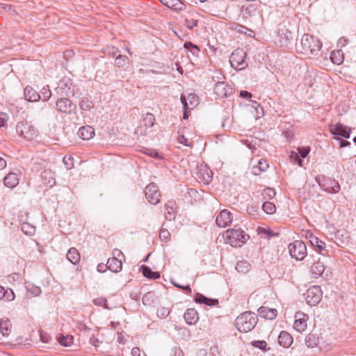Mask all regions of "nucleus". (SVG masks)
Returning a JSON list of instances; mask_svg holds the SVG:
<instances>
[{
  "label": "nucleus",
  "mask_w": 356,
  "mask_h": 356,
  "mask_svg": "<svg viewBox=\"0 0 356 356\" xmlns=\"http://www.w3.org/2000/svg\"><path fill=\"white\" fill-rule=\"evenodd\" d=\"M184 47L187 51H188L192 54L193 57H197L199 56V53L200 51L197 45L193 44L191 42H186L184 43Z\"/></svg>",
  "instance_id": "nucleus-34"
},
{
  "label": "nucleus",
  "mask_w": 356,
  "mask_h": 356,
  "mask_svg": "<svg viewBox=\"0 0 356 356\" xmlns=\"http://www.w3.org/2000/svg\"><path fill=\"white\" fill-rule=\"evenodd\" d=\"M40 93V98H42L43 101H47L51 96V92L48 86L43 87Z\"/></svg>",
  "instance_id": "nucleus-46"
},
{
  "label": "nucleus",
  "mask_w": 356,
  "mask_h": 356,
  "mask_svg": "<svg viewBox=\"0 0 356 356\" xmlns=\"http://www.w3.org/2000/svg\"><path fill=\"white\" fill-rule=\"evenodd\" d=\"M168 8L175 10H182L185 8V5L180 0H170Z\"/></svg>",
  "instance_id": "nucleus-38"
},
{
  "label": "nucleus",
  "mask_w": 356,
  "mask_h": 356,
  "mask_svg": "<svg viewBox=\"0 0 356 356\" xmlns=\"http://www.w3.org/2000/svg\"><path fill=\"white\" fill-rule=\"evenodd\" d=\"M294 40V33L286 26H279L277 32L276 44L281 47H288Z\"/></svg>",
  "instance_id": "nucleus-5"
},
{
  "label": "nucleus",
  "mask_w": 356,
  "mask_h": 356,
  "mask_svg": "<svg viewBox=\"0 0 356 356\" xmlns=\"http://www.w3.org/2000/svg\"><path fill=\"white\" fill-rule=\"evenodd\" d=\"M295 318L293 327L299 332L305 331L307 327L308 316L302 312H297Z\"/></svg>",
  "instance_id": "nucleus-16"
},
{
  "label": "nucleus",
  "mask_w": 356,
  "mask_h": 356,
  "mask_svg": "<svg viewBox=\"0 0 356 356\" xmlns=\"http://www.w3.org/2000/svg\"><path fill=\"white\" fill-rule=\"evenodd\" d=\"M106 268L109 269L113 273H119L122 270V263L120 259H118L117 257H113L108 259L107 264H106Z\"/></svg>",
  "instance_id": "nucleus-18"
},
{
  "label": "nucleus",
  "mask_w": 356,
  "mask_h": 356,
  "mask_svg": "<svg viewBox=\"0 0 356 356\" xmlns=\"http://www.w3.org/2000/svg\"><path fill=\"white\" fill-rule=\"evenodd\" d=\"M278 343L284 348L289 347L293 343V338L286 331H282L278 337Z\"/></svg>",
  "instance_id": "nucleus-24"
},
{
  "label": "nucleus",
  "mask_w": 356,
  "mask_h": 356,
  "mask_svg": "<svg viewBox=\"0 0 356 356\" xmlns=\"http://www.w3.org/2000/svg\"><path fill=\"white\" fill-rule=\"evenodd\" d=\"M321 187L329 193H337L340 191V185L339 183L332 179H328L323 184H320Z\"/></svg>",
  "instance_id": "nucleus-17"
},
{
  "label": "nucleus",
  "mask_w": 356,
  "mask_h": 356,
  "mask_svg": "<svg viewBox=\"0 0 356 356\" xmlns=\"http://www.w3.org/2000/svg\"><path fill=\"white\" fill-rule=\"evenodd\" d=\"M74 88L72 80L68 77H64L58 82L56 91L60 95L74 96Z\"/></svg>",
  "instance_id": "nucleus-8"
},
{
  "label": "nucleus",
  "mask_w": 356,
  "mask_h": 356,
  "mask_svg": "<svg viewBox=\"0 0 356 356\" xmlns=\"http://www.w3.org/2000/svg\"><path fill=\"white\" fill-rule=\"evenodd\" d=\"M258 314L261 318L273 320L277 316V312L275 309L262 306L258 309Z\"/></svg>",
  "instance_id": "nucleus-19"
},
{
  "label": "nucleus",
  "mask_w": 356,
  "mask_h": 356,
  "mask_svg": "<svg viewBox=\"0 0 356 356\" xmlns=\"http://www.w3.org/2000/svg\"><path fill=\"white\" fill-rule=\"evenodd\" d=\"M268 168V163L266 160L260 159L258 161L257 166L252 168V173L255 175H258L261 172H264Z\"/></svg>",
  "instance_id": "nucleus-30"
},
{
  "label": "nucleus",
  "mask_w": 356,
  "mask_h": 356,
  "mask_svg": "<svg viewBox=\"0 0 356 356\" xmlns=\"http://www.w3.org/2000/svg\"><path fill=\"white\" fill-rule=\"evenodd\" d=\"M170 314L169 309L165 307H160L157 309L156 315L161 318H165Z\"/></svg>",
  "instance_id": "nucleus-53"
},
{
  "label": "nucleus",
  "mask_w": 356,
  "mask_h": 356,
  "mask_svg": "<svg viewBox=\"0 0 356 356\" xmlns=\"http://www.w3.org/2000/svg\"><path fill=\"white\" fill-rule=\"evenodd\" d=\"M232 220L231 212L227 209H223L217 215L216 223L220 227H225L232 223Z\"/></svg>",
  "instance_id": "nucleus-14"
},
{
  "label": "nucleus",
  "mask_w": 356,
  "mask_h": 356,
  "mask_svg": "<svg viewBox=\"0 0 356 356\" xmlns=\"http://www.w3.org/2000/svg\"><path fill=\"white\" fill-rule=\"evenodd\" d=\"M310 243L311 244L315 247L316 248H317L319 251H321L322 250H323L325 247V244L324 242H323L322 241H320L317 237L316 236H311V240H310Z\"/></svg>",
  "instance_id": "nucleus-41"
},
{
  "label": "nucleus",
  "mask_w": 356,
  "mask_h": 356,
  "mask_svg": "<svg viewBox=\"0 0 356 356\" xmlns=\"http://www.w3.org/2000/svg\"><path fill=\"white\" fill-rule=\"evenodd\" d=\"M73 337L70 335L67 336H60L58 339V342L63 346H69L73 343Z\"/></svg>",
  "instance_id": "nucleus-37"
},
{
  "label": "nucleus",
  "mask_w": 356,
  "mask_h": 356,
  "mask_svg": "<svg viewBox=\"0 0 356 356\" xmlns=\"http://www.w3.org/2000/svg\"><path fill=\"white\" fill-rule=\"evenodd\" d=\"M63 162L67 170H70L74 167V159L72 156H65Z\"/></svg>",
  "instance_id": "nucleus-47"
},
{
  "label": "nucleus",
  "mask_w": 356,
  "mask_h": 356,
  "mask_svg": "<svg viewBox=\"0 0 356 356\" xmlns=\"http://www.w3.org/2000/svg\"><path fill=\"white\" fill-rule=\"evenodd\" d=\"M289 251L291 257L297 261L302 260L307 254L306 245L302 241H295L290 243Z\"/></svg>",
  "instance_id": "nucleus-6"
},
{
  "label": "nucleus",
  "mask_w": 356,
  "mask_h": 356,
  "mask_svg": "<svg viewBox=\"0 0 356 356\" xmlns=\"http://www.w3.org/2000/svg\"><path fill=\"white\" fill-rule=\"evenodd\" d=\"M258 318L255 313L245 312L236 317L235 326L241 332H248L256 326Z\"/></svg>",
  "instance_id": "nucleus-2"
},
{
  "label": "nucleus",
  "mask_w": 356,
  "mask_h": 356,
  "mask_svg": "<svg viewBox=\"0 0 356 356\" xmlns=\"http://www.w3.org/2000/svg\"><path fill=\"white\" fill-rule=\"evenodd\" d=\"M194 300L197 303L205 304L209 306H214L218 303L217 299H211L200 293L196 296Z\"/></svg>",
  "instance_id": "nucleus-27"
},
{
  "label": "nucleus",
  "mask_w": 356,
  "mask_h": 356,
  "mask_svg": "<svg viewBox=\"0 0 356 356\" xmlns=\"http://www.w3.org/2000/svg\"><path fill=\"white\" fill-rule=\"evenodd\" d=\"M298 151L301 158H306L310 152V148L309 147H298Z\"/></svg>",
  "instance_id": "nucleus-57"
},
{
  "label": "nucleus",
  "mask_w": 356,
  "mask_h": 356,
  "mask_svg": "<svg viewBox=\"0 0 356 356\" xmlns=\"http://www.w3.org/2000/svg\"><path fill=\"white\" fill-rule=\"evenodd\" d=\"M245 57L246 53L243 49H236L229 57L231 66L238 71L245 69L248 66Z\"/></svg>",
  "instance_id": "nucleus-4"
},
{
  "label": "nucleus",
  "mask_w": 356,
  "mask_h": 356,
  "mask_svg": "<svg viewBox=\"0 0 356 356\" xmlns=\"http://www.w3.org/2000/svg\"><path fill=\"white\" fill-rule=\"evenodd\" d=\"M106 302H107L106 299L103 298H97V299L94 300V303L96 305L102 306V307H104L105 308H107Z\"/></svg>",
  "instance_id": "nucleus-61"
},
{
  "label": "nucleus",
  "mask_w": 356,
  "mask_h": 356,
  "mask_svg": "<svg viewBox=\"0 0 356 356\" xmlns=\"http://www.w3.org/2000/svg\"><path fill=\"white\" fill-rule=\"evenodd\" d=\"M144 152H145V154H146L147 155H148L151 157L157 158V159L161 158V156L159 155V152L156 149H146Z\"/></svg>",
  "instance_id": "nucleus-58"
},
{
  "label": "nucleus",
  "mask_w": 356,
  "mask_h": 356,
  "mask_svg": "<svg viewBox=\"0 0 356 356\" xmlns=\"http://www.w3.org/2000/svg\"><path fill=\"white\" fill-rule=\"evenodd\" d=\"M198 20L194 18H186L184 24L190 30L197 26Z\"/></svg>",
  "instance_id": "nucleus-50"
},
{
  "label": "nucleus",
  "mask_w": 356,
  "mask_h": 356,
  "mask_svg": "<svg viewBox=\"0 0 356 356\" xmlns=\"http://www.w3.org/2000/svg\"><path fill=\"white\" fill-rule=\"evenodd\" d=\"M77 134L83 140H90L95 135V130L89 125L83 126L79 128Z\"/></svg>",
  "instance_id": "nucleus-21"
},
{
  "label": "nucleus",
  "mask_w": 356,
  "mask_h": 356,
  "mask_svg": "<svg viewBox=\"0 0 356 356\" xmlns=\"http://www.w3.org/2000/svg\"><path fill=\"white\" fill-rule=\"evenodd\" d=\"M145 197L152 204H156L160 202V193L158 187L154 184H149L145 188Z\"/></svg>",
  "instance_id": "nucleus-11"
},
{
  "label": "nucleus",
  "mask_w": 356,
  "mask_h": 356,
  "mask_svg": "<svg viewBox=\"0 0 356 356\" xmlns=\"http://www.w3.org/2000/svg\"><path fill=\"white\" fill-rule=\"evenodd\" d=\"M143 121L146 127H152L155 121L154 115L150 113H147L144 115Z\"/></svg>",
  "instance_id": "nucleus-36"
},
{
  "label": "nucleus",
  "mask_w": 356,
  "mask_h": 356,
  "mask_svg": "<svg viewBox=\"0 0 356 356\" xmlns=\"http://www.w3.org/2000/svg\"><path fill=\"white\" fill-rule=\"evenodd\" d=\"M93 106V102L87 98H83L79 104L80 108L83 111H90Z\"/></svg>",
  "instance_id": "nucleus-44"
},
{
  "label": "nucleus",
  "mask_w": 356,
  "mask_h": 356,
  "mask_svg": "<svg viewBox=\"0 0 356 356\" xmlns=\"http://www.w3.org/2000/svg\"><path fill=\"white\" fill-rule=\"evenodd\" d=\"M322 298V291L318 286L310 287L305 293V300L310 306L316 305Z\"/></svg>",
  "instance_id": "nucleus-7"
},
{
  "label": "nucleus",
  "mask_w": 356,
  "mask_h": 356,
  "mask_svg": "<svg viewBox=\"0 0 356 356\" xmlns=\"http://www.w3.org/2000/svg\"><path fill=\"white\" fill-rule=\"evenodd\" d=\"M56 108L60 113L70 114L76 108V106L70 99L61 97L56 101Z\"/></svg>",
  "instance_id": "nucleus-10"
},
{
  "label": "nucleus",
  "mask_w": 356,
  "mask_h": 356,
  "mask_svg": "<svg viewBox=\"0 0 356 356\" xmlns=\"http://www.w3.org/2000/svg\"><path fill=\"white\" fill-rule=\"evenodd\" d=\"M165 217L167 220L171 221L175 218L176 211L175 209L170 204H165Z\"/></svg>",
  "instance_id": "nucleus-35"
},
{
  "label": "nucleus",
  "mask_w": 356,
  "mask_h": 356,
  "mask_svg": "<svg viewBox=\"0 0 356 356\" xmlns=\"http://www.w3.org/2000/svg\"><path fill=\"white\" fill-rule=\"evenodd\" d=\"M325 271L323 263L317 261L313 264L311 267V273L315 278H318L323 275Z\"/></svg>",
  "instance_id": "nucleus-26"
},
{
  "label": "nucleus",
  "mask_w": 356,
  "mask_h": 356,
  "mask_svg": "<svg viewBox=\"0 0 356 356\" xmlns=\"http://www.w3.org/2000/svg\"><path fill=\"white\" fill-rule=\"evenodd\" d=\"M258 233L261 236L265 237L268 239L271 238L273 236H277V234H274L270 229L264 227H259Z\"/></svg>",
  "instance_id": "nucleus-43"
},
{
  "label": "nucleus",
  "mask_w": 356,
  "mask_h": 356,
  "mask_svg": "<svg viewBox=\"0 0 356 356\" xmlns=\"http://www.w3.org/2000/svg\"><path fill=\"white\" fill-rule=\"evenodd\" d=\"M240 97L246 99H250L252 97V95L248 91L241 90Z\"/></svg>",
  "instance_id": "nucleus-63"
},
{
  "label": "nucleus",
  "mask_w": 356,
  "mask_h": 356,
  "mask_svg": "<svg viewBox=\"0 0 356 356\" xmlns=\"http://www.w3.org/2000/svg\"><path fill=\"white\" fill-rule=\"evenodd\" d=\"M3 183L6 186L13 188L19 184V179L17 174L10 172L3 179Z\"/></svg>",
  "instance_id": "nucleus-25"
},
{
  "label": "nucleus",
  "mask_w": 356,
  "mask_h": 356,
  "mask_svg": "<svg viewBox=\"0 0 356 356\" xmlns=\"http://www.w3.org/2000/svg\"><path fill=\"white\" fill-rule=\"evenodd\" d=\"M232 88L224 81L217 82L213 88L214 93L220 98L227 97L232 93Z\"/></svg>",
  "instance_id": "nucleus-15"
},
{
  "label": "nucleus",
  "mask_w": 356,
  "mask_h": 356,
  "mask_svg": "<svg viewBox=\"0 0 356 356\" xmlns=\"http://www.w3.org/2000/svg\"><path fill=\"white\" fill-rule=\"evenodd\" d=\"M41 179L43 184L49 187H52L56 183L54 173L50 170H44L41 172Z\"/></svg>",
  "instance_id": "nucleus-20"
},
{
  "label": "nucleus",
  "mask_w": 356,
  "mask_h": 356,
  "mask_svg": "<svg viewBox=\"0 0 356 356\" xmlns=\"http://www.w3.org/2000/svg\"><path fill=\"white\" fill-rule=\"evenodd\" d=\"M67 258L72 264L76 265L80 261V254L75 248H71L67 253Z\"/></svg>",
  "instance_id": "nucleus-28"
},
{
  "label": "nucleus",
  "mask_w": 356,
  "mask_h": 356,
  "mask_svg": "<svg viewBox=\"0 0 356 356\" xmlns=\"http://www.w3.org/2000/svg\"><path fill=\"white\" fill-rule=\"evenodd\" d=\"M330 133L336 136H341L345 138H349L351 133V129L341 123L330 125Z\"/></svg>",
  "instance_id": "nucleus-12"
},
{
  "label": "nucleus",
  "mask_w": 356,
  "mask_h": 356,
  "mask_svg": "<svg viewBox=\"0 0 356 356\" xmlns=\"http://www.w3.org/2000/svg\"><path fill=\"white\" fill-rule=\"evenodd\" d=\"M180 100L183 109H193L199 104L198 97L193 93H189L187 96L182 94Z\"/></svg>",
  "instance_id": "nucleus-13"
},
{
  "label": "nucleus",
  "mask_w": 356,
  "mask_h": 356,
  "mask_svg": "<svg viewBox=\"0 0 356 356\" xmlns=\"http://www.w3.org/2000/svg\"><path fill=\"white\" fill-rule=\"evenodd\" d=\"M26 288L27 291L34 296H39L42 292L40 287L36 286L32 284H27Z\"/></svg>",
  "instance_id": "nucleus-45"
},
{
  "label": "nucleus",
  "mask_w": 356,
  "mask_h": 356,
  "mask_svg": "<svg viewBox=\"0 0 356 356\" xmlns=\"http://www.w3.org/2000/svg\"><path fill=\"white\" fill-rule=\"evenodd\" d=\"M184 318L185 321L188 325H194L197 323L199 319L198 313L194 309H188L184 314Z\"/></svg>",
  "instance_id": "nucleus-22"
},
{
  "label": "nucleus",
  "mask_w": 356,
  "mask_h": 356,
  "mask_svg": "<svg viewBox=\"0 0 356 356\" xmlns=\"http://www.w3.org/2000/svg\"><path fill=\"white\" fill-rule=\"evenodd\" d=\"M159 237L161 241H167L170 237V234L167 229L162 228L159 234Z\"/></svg>",
  "instance_id": "nucleus-55"
},
{
  "label": "nucleus",
  "mask_w": 356,
  "mask_h": 356,
  "mask_svg": "<svg viewBox=\"0 0 356 356\" xmlns=\"http://www.w3.org/2000/svg\"><path fill=\"white\" fill-rule=\"evenodd\" d=\"M183 351L180 348L174 347L172 348L170 356H183Z\"/></svg>",
  "instance_id": "nucleus-60"
},
{
  "label": "nucleus",
  "mask_w": 356,
  "mask_h": 356,
  "mask_svg": "<svg viewBox=\"0 0 356 356\" xmlns=\"http://www.w3.org/2000/svg\"><path fill=\"white\" fill-rule=\"evenodd\" d=\"M262 209L265 213L268 214H272L275 212L276 207L273 203L270 202H265L262 204Z\"/></svg>",
  "instance_id": "nucleus-42"
},
{
  "label": "nucleus",
  "mask_w": 356,
  "mask_h": 356,
  "mask_svg": "<svg viewBox=\"0 0 356 356\" xmlns=\"http://www.w3.org/2000/svg\"><path fill=\"white\" fill-rule=\"evenodd\" d=\"M318 343V337L314 334H309L305 337V344L309 348H314Z\"/></svg>",
  "instance_id": "nucleus-33"
},
{
  "label": "nucleus",
  "mask_w": 356,
  "mask_h": 356,
  "mask_svg": "<svg viewBox=\"0 0 356 356\" xmlns=\"http://www.w3.org/2000/svg\"><path fill=\"white\" fill-rule=\"evenodd\" d=\"M24 97L29 102H37L40 99V95L32 87L27 86L24 88Z\"/></svg>",
  "instance_id": "nucleus-23"
},
{
  "label": "nucleus",
  "mask_w": 356,
  "mask_h": 356,
  "mask_svg": "<svg viewBox=\"0 0 356 356\" xmlns=\"http://www.w3.org/2000/svg\"><path fill=\"white\" fill-rule=\"evenodd\" d=\"M171 283L173 284V286H175V287L177 288H179L181 290H184L186 292H187L188 293H191V288L190 286V285H186V286H183L181 284H179L177 282H175V281L173 280H171Z\"/></svg>",
  "instance_id": "nucleus-56"
},
{
  "label": "nucleus",
  "mask_w": 356,
  "mask_h": 356,
  "mask_svg": "<svg viewBox=\"0 0 356 356\" xmlns=\"http://www.w3.org/2000/svg\"><path fill=\"white\" fill-rule=\"evenodd\" d=\"M251 269V265L245 260L238 261L236 265V270L242 273H247Z\"/></svg>",
  "instance_id": "nucleus-32"
},
{
  "label": "nucleus",
  "mask_w": 356,
  "mask_h": 356,
  "mask_svg": "<svg viewBox=\"0 0 356 356\" xmlns=\"http://www.w3.org/2000/svg\"><path fill=\"white\" fill-rule=\"evenodd\" d=\"M11 331V325L8 319L0 321V332L4 337L9 335Z\"/></svg>",
  "instance_id": "nucleus-31"
},
{
  "label": "nucleus",
  "mask_w": 356,
  "mask_h": 356,
  "mask_svg": "<svg viewBox=\"0 0 356 356\" xmlns=\"http://www.w3.org/2000/svg\"><path fill=\"white\" fill-rule=\"evenodd\" d=\"M251 344L261 350H266V342L263 340L253 341L251 342Z\"/></svg>",
  "instance_id": "nucleus-54"
},
{
  "label": "nucleus",
  "mask_w": 356,
  "mask_h": 356,
  "mask_svg": "<svg viewBox=\"0 0 356 356\" xmlns=\"http://www.w3.org/2000/svg\"><path fill=\"white\" fill-rule=\"evenodd\" d=\"M235 30L238 33H243L245 35H248L250 36H251L252 33H253V31L252 30L248 29L244 26L239 24L236 26Z\"/></svg>",
  "instance_id": "nucleus-48"
},
{
  "label": "nucleus",
  "mask_w": 356,
  "mask_h": 356,
  "mask_svg": "<svg viewBox=\"0 0 356 356\" xmlns=\"http://www.w3.org/2000/svg\"><path fill=\"white\" fill-rule=\"evenodd\" d=\"M322 47L321 41L309 34H304L297 48L300 53L307 56H317Z\"/></svg>",
  "instance_id": "nucleus-1"
},
{
  "label": "nucleus",
  "mask_w": 356,
  "mask_h": 356,
  "mask_svg": "<svg viewBox=\"0 0 356 356\" xmlns=\"http://www.w3.org/2000/svg\"><path fill=\"white\" fill-rule=\"evenodd\" d=\"M291 159L293 160L296 163H297L300 166H302V160L299 156L298 154L295 153L293 152H291V155L290 156Z\"/></svg>",
  "instance_id": "nucleus-59"
},
{
  "label": "nucleus",
  "mask_w": 356,
  "mask_h": 356,
  "mask_svg": "<svg viewBox=\"0 0 356 356\" xmlns=\"http://www.w3.org/2000/svg\"><path fill=\"white\" fill-rule=\"evenodd\" d=\"M17 131L20 136L32 140L36 136L35 128L27 122H19L17 124Z\"/></svg>",
  "instance_id": "nucleus-9"
},
{
  "label": "nucleus",
  "mask_w": 356,
  "mask_h": 356,
  "mask_svg": "<svg viewBox=\"0 0 356 356\" xmlns=\"http://www.w3.org/2000/svg\"><path fill=\"white\" fill-rule=\"evenodd\" d=\"M264 194L272 199L275 196L276 193L275 189L268 188L264 190Z\"/></svg>",
  "instance_id": "nucleus-62"
},
{
  "label": "nucleus",
  "mask_w": 356,
  "mask_h": 356,
  "mask_svg": "<svg viewBox=\"0 0 356 356\" xmlns=\"http://www.w3.org/2000/svg\"><path fill=\"white\" fill-rule=\"evenodd\" d=\"M249 238L241 229H229L225 233V240L232 247H241Z\"/></svg>",
  "instance_id": "nucleus-3"
},
{
  "label": "nucleus",
  "mask_w": 356,
  "mask_h": 356,
  "mask_svg": "<svg viewBox=\"0 0 356 356\" xmlns=\"http://www.w3.org/2000/svg\"><path fill=\"white\" fill-rule=\"evenodd\" d=\"M15 295L11 289L7 288L5 291V297L3 299L8 302L14 300Z\"/></svg>",
  "instance_id": "nucleus-52"
},
{
  "label": "nucleus",
  "mask_w": 356,
  "mask_h": 356,
  "mask_svg": "<svg viewBox=\"0 0 356 356\" xmlns=\"http://www.w3.org/2000/svg\"><path fill=\"white\" fill-rule=\"evenodd\" d=\"M90 343L95 347H99V343H101L97 338L95 336H92L90 338Z\"/></svg>",
  "instance_id": "nucleus-64"
},
{
  "label": "nucleus",
  "mask_w": 356,
  "mask_h": 356,
  "mask_svg": "<svg viewBox=\"0 0 356 356\" xmlns=\"http://www.w3.org/2000/svg\"><path fill=\"white\" fill-rule=\"evenodd\" d=\"M21 230L26 235L32 236L35 234V228L29 223H22Z\"/></svg>",
  "instance_id": "nucleus-39"
},
{
  "label": "nucleus",
  "mask_w": 356,
  "mask_h": 356,
  "mask_svg": "<svg viewBox=\"0 0 356 356\" xmlns=\"http://www.w3.org/2000/svg\"><path fill=\"white\" fill-rule=\"evenodd\" d=\"M330 58L332 60V62L334 64L339 65L342 62V58L340 55L339 51L337 52H332Z\"/></svg>",
  "instance_id": "nucleus-51"
},
{
  "label": "nucleus",
  "mask_w": 356,
  "mask_h": 356,
  "mask_svg": "<svg viewBox=\"0 0 356 356\" xmlns=\"http://www.w3.org/2000/svg\"><path fill=\"white\" fill-rule=\"evenodd\" d=\"M116 66L124 67L129 65V58L126 56L118 55L115 58Z\"/></svg>",
  "instance_id": "nucleus-40"
},
{
  "label": "nucleus",
  "mask_w": 356,
  "mask_h": 356,
  "mask_svg": "<svg viewBox=\"0 0 356 356\" xmlns=\"http://www.w3.org/2000/svg\"><path fill=\"white\" fill-rule=\"evenodd\" d=\"M141 270L143 275L147 278L156 280L160 277V273L159 272L152 271L149 266H142Z\"/></svg>",
  "instance_id": "nucleus-29"
},
{
  "label": "nucleus",
  "mask_w": 356,
  "mask_h": 356,
  "mask_svg": "<svg viewBox=\"0 0 356 356\" xmlns=\"http://www.w3.org/2000/svg\"><path fill=\"white\" fill-rule=\"evenodd\" d=\"M245 14L250 15V16H255L259 13V11L254 4H250L246 8H245Z\"/></svg>",
  "instance_id": "nucleus-49"
}]
</instances>
